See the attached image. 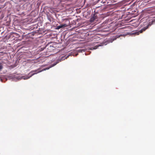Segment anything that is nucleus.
<instances>
[{
  "label": "nucleus",
  "instance_id": "8",
  "mask_svg": "<svg viewBox=\"0 0 155 155\" xmlns=\"http://www.w3.org/2000/svg\"><path fill=\"white\" fill-rule=\"evenodd\" d=\"M102 2H103V3H106V1H105L104 2H103V1H102Z\"/></svg>",
  "mask_w": 155,
  "mask_h": 155
},
{
  "label": "nucleus",
  "instance_id": "12",
  "mask_svg": "<svg viewBox=\"0 0 155 155\" xmlns=\"http://www.w3.org/2000/svg\"><path fill=\"white\" fill-rule=\"evenodd\" d=\"M1 81H2V79H1Z\"/></svg>",
  "mask_w": 155,
  "mask_h": 155
},
{
  "label": "nucleus",
  "instance_id": "9",
  "mask_svg": "<svg viewBox=\"0 0 155 155\" xmlns=\"http://www.w3.org/2000/svg\"><path fill=\"white\" fill-rule=\"evenodd\" d=\"M64 57L62 56L61 57V60H63V59H62L63 58H64Z\"/></svg>",
  "mask_w": 155,
  "mask_h": 155
},
{
  "label": "nucleus",
  "instance_id": "6",
  "mask_svg": "<svg viewBox=\"0 0 155 155\" xmlns=\"http://www.w3.org/2000/svg\"><path fill=\"white\" fill-rule=\"evenodd\" d=\"M43 71V70H41V71H39L38 72H37V73H33V74H32L31 75V76H30V77H31L33 75H34V74H37V73H39V72H41L42 71Z\"/></svg>",
  "mask_w": 155,
  "mask_h": 155
},
{
  "label": "nucleus",
  "instance_id": "2",
  "mask_svg": "<svg viewBox=\"0 0 155 155\" xmlns=\"http://www.w3.org/2000/svg\"><path fill=\"white\" fill-rule=\"evenodd\" d=\"M97 16L96 14H94L93 16L90 19V21L91 22H93L95 20L97 19Z\"/></svg>",
  "mask_w": 155,
  "mask_h": 155
},
{
  "label": "nucleus",
  "instance_id": "11",
  "mask_svg": "<svg viewBox=\"0 0 155 155\" xmlns=\"http://www.w3.org/2000/svg\"><path fill=\"white\" fill-rule=\"evenodd\" d=\"M29 78V77H28V78H27L26 79L28 78Z\"/></svg>",
  "mask_w": 155,
  "mask_h": 155
},
{
  "label": "nucleus",
  "instance_id": "5",
  "mask_svg": "<svg viewBox=\"0 0 155 155\" xmlns=\"http://www.w3.org/2000/svg\"><path fill=\"white\" fill-rule=\"evenodd\" d=\"M61 61V59H60L59 60H58V61L56 62V63H55V64H53V66H55V65H56L57 64H58V63L60 61Z\"/></svg>",
  "mask_w": 155,
  "mask_h": 155
},
{
  "label": "nucleus",
  "instance_id": "10",
  "mask_svg": "<svg viewBox=\"0 0 155 155\" xmlns=\"http://www.w3.org/2000/svg\"><path fill=\"white\" fill-rule=\"evenodd\" d=\"M49 20L50 21H51V19H50V18L49 19Z\"/></svg>",
  "mask_w": 155,
  "mask_h": 155
},
{
  "label": "nucleus",
  "instance_id": "4",
  "mask_svg": "<svg viewBox=\"0 0 155 155\" xmlns=\"http://www.w3.org/2000/svg\"><path fill=\"white\" fill-rule=\"evenodd\" d=\"M101 46V45H96V46H95L93 47V49H96L97 48H98V47L99 46Z\"/></svg>",
  "mask_w": 155,
  "mask_h": 155
},
{
  "label": "nucleus",
  "instance_id": "7",
  "mask_svg": "<svg viewBox=\"0 0 155 155\" xmlns=\"http://www.w3.org/2000/svg\"><path fill=\"white\" fill-rule=\"evenodd\" d=\"M3 66L2 65H0V71H1L3 68Z\"/></svg>",
  "mask_w": 155,
  "mask_h": 155
},
{
  "label": "nucleus",
  "instance_id": "3",
  "mask_svg": "<svg viewBox=\"0 0 155 155\" xmlns=\"http://www.w3.org/2000/svg\"><path fill=\"white\" fill-rule=\"evenodd\" d=\"M67 26H68V25L67 24H62L59 26H57L56 27V28H55V29H60L61 28L67 27Z\"/></svg>",
  "mask_w": 155,
  "mask_h": 155
},
{
  "label": "nucleus",
  "instance_id": "1",
  "mask_svg": "<svg viewBox=\"0 0 155 155\" xmlns=\"http://www.w3.org/2000/svg\"><path fill=\"white\" fill-rule=\"evenodd\" d=\"M155 22V20H153L149 22L147 26L144 27L138 31L135 32V34L137 35H138L140 33H142L143 31H145L147 29L149 26H151L152 24L154 23Z\"/></svg>",
  "mask_w": 155,
  "mask_h": 155
}]
</instances>
